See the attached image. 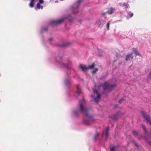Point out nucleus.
Returning a JSON list of instances; mask_svg holds the SVG:
<instances>
[{
  "label": "nucleus",
  "mask_w": 151,
  "mask_h": 151,
  "mask_svg": "<svg viewBox=\"0 0 151 151\" xmlns=\"http://www.w3.org/2000/svg\"><path fill=\"white\" fill-rule=\"evenodd\" d=\"M69 45V44L68 43H66L65 44H64L63 45V46L64 47H67Z\"/></svg>",
  "instance_id": "obj_27"
},
{
  "label": "nucleus",
  "mask_w": 151,
  "mask_h": 151,
  "mask_svg": "<svg viewBox=\"0 0 151 151\" xmlns=\"http://www.w3.org/2000/svg\"><path fill=\"white\" fill-rule=\"evenodd\" d=\"M113 9L111 7L108 10L107 12L108 14H111L113 13Z\"/></svg>",
  "instance_id": "obj_13"
},
{
  "label": "nucleus",
  "mask_w": 151,
  "mask_h": 151,
  "mask_svg": "<svg viewBox=\"0 0 151 151\" xmlns=\"http://www.w3.org/2000/svg\"><path fill=\"white\" fill-rule=\"evenodd\" d=\"M49 40H52V38H50V39H49Z\"/></svg>",
  "instance_id": "obj_34"
},
{
  "label": "nucleus",
  "mask_w": 151,
  "mask_h": 151,
  "mask_svg": "<svg viewBox=\"0 0 151 151\" xmlns=\"http://www.w3.org/2000/svg\"><path fill=\"white\" fill-rule=\"evenodd\" d=\"M134 144L135 145V146H136L137 147H138V146L137 144L135 142H134Z\"/></svg>",
  "instance_id": "obj_30"
},
{
  "label": "nucleus",
  "mask_w": 151,
  "mask_h": 151,
  "mask_svg": "<svg viewBox=\"0 0 151 151\" xmlns=\"http://www.w3.org/2000/svg\"><path fill=\"white\" fill-rule=\"evenodd\" d=\"M122 114L120 111H118L115 114L113 115L111 117V119L113 121H116L119 119L120 116L122 115Z\"/></svg>",
  "instance_id": "obj_3"
},
{
  "label": "nucleus",
  "mask_w": 151,
  "mask_h": 151,
  "mask_svg": "<svg viewBox=\"0 0 151 151\" xmlns=\"http://www.w3.org/2000/svg\"><path fill=\"white\" fill-rule=\"evenodd\" d=\"M40 8H41V9H42L43 8V6H40Z\"/></svg>",
  "instance_id": "obj_32"
},
{
  "label": "nucleus",
  "mask_w": 151,
  "mask_h": 151,
  "mask_svg": "<svg viewBox=\"0 0 151 151\" xmlns=\"http://www.w3.org/2000/svg\"><path fill=\"white\" fill-rule=\"evenodd\" d=\"M40 3H38L37 4V7L38 8V9H40Z\"/></svg>",
  "instance_id": "obj_22"
},
{
  "label": "nucleus",
  "mask_w": 151,
  "mask_h": 151,
  "mask_svg": "<svg viewBox=\"0 0 151 151\" xmlns=\"http://www.w3.org/2000/svg\"><path fill=\"white\" fill-rule=\"evenodd\" d=\"M142 115L143 117L147 121V122H148L151 125V121L150 119L149 116L144 112H142Z\"/></svg>",
  "instance_id": "obj_5"
},
{
  "label": "nucleus",
  "mask_w": 151,
  "mask_h": 151,
  "mask_svg": "<svg viewBox=\"0 0 151 151\" xmlns=\"http://www.w3.org/2000/svg\"><path fill=\"white\" fill-rule=\"evenodd\" d=\"M74 114L75 116H78V113L76 111L74 112Z\"/></svg>",
  "instance_id": "obj_16"
},
{
  "label": "nucleus",
  "mask_w": 151,
  "mask_h": 151,
  "mask_svg": "<svg viewBox=\"0 0 151 151\" xmlns=\"http://www.w3.org/2000/svg\"><path fill=\"white\" fill-rule=\"evenodd\" d=\"M104 132H103L102 133V136L103 137L104 136Z\"/></svg>",
  "instance_id": "obj_33"
},
{
  "label": "nucleus",
  "mask_w": 151,
  "mask_h": 151,
  "mask_svg": "<svg viewBox=\"0 0 151 151\" xmlns=\"http://www.w3.org/2000/svg\"><path fill=\"white\" fill-rule=\"evenodd\" d=\"M65 19V18H63L57 20L52 21L51 22V24L52 25L60 24L64 21Z\"/></svg>",
  "instance_id": "obj_6"
},
{
  "label": "nucleus",
  "mask_w": 151,
  "mask_h": 151,
  "mask_svg": "<svg viewBox=\"0 0 151 151\" xmlns=\"http://www.w3.org/2000/svg\"><path fill=\"white\" fill-rule=\"evenodd\" d=\"M95 64L94 63H93L91 65H89V66L87 67L88 69H93L95 67Z\"/></svg>",
  "instance_id": "obj_12"
},
{
  "label": "nucleus",
  "mask_w": 151,
  "mask_h": 151,
  "mask_svg": "<svg viewBox=\"0 0 151 151\" xmlns=\"http://www.w3.org/2000/svg\"><path fill=\"white\" fill-rule=\"evenodd\" d=\"M150 75H151V70H150Z\"/></svg>",
  "instance_id": "obj_36"
},
{
  "label": "nucleus",
  "mask_w": 151,
  "mask_h": 151,
  "mask_svg": "<svg viewBox=\"0 0 151 151\" xmlns=\"http://www.w3.org/2000/svg\"><path fill=\"white\" fill-rule=\"evenodd\" d=\"M78 3H80L81 2V1H80V0H79V1H78Z\"/></svg>",
  "instance_id": "obj_35"
},
{
  "label": "nucleus",
  "mask_w": 151,
  "mask_h": 151,
  "mask_svg": "<svg viewBox=\"0 0 151 151\" xmlns=\"http://www.w3.org/2000/svg\"><path fill=\"white\" fill-rule=\"evenodd\" d=\"M79 104L80 111L86 114V118L83 120V123L86 124L90 125L92 123L94 120L93 117L89 114L91 111V109L86 107L85 102L83 99L79 101Z\"/></svg>",
  "instance_id": "obj_1"
},
{
  "label": "nucleus",
  "mask_w": 151,
  "mask_h": 151,
  "mask_svg": "<svg viewBox=\"0 0 151 151\" xmlns=\"http://www.w3.org/2000/svg\"><path fill=\"white\" fill-rule=\"evenodd\" d=\"M94 93L95 94H96L97 95V96L95 98H94V96L93 95L91 96L93 98L94 100L96 102H98L100 98V96L99 94L98 93V91L96 90H93Z\"/></svg>",
  "instance_id": "obj_4"
},
{
  "label": "nucleus",
  "mask_w": 151,
  "mask_h": 151,
  "mask_svg": "<svg viewBox=\"0 0 151 151\" xmlns=\"http://www.w3.org/2000/svg\"><path fill=\"white\" fill-rule=\"evenodd\" d=\"M133 15V14L132 13L130 15V17H132Z\"/></svg>",
  "instance_id": "obj_31"
},
{
  "label": "nucleus",
  "mask_w": 151,
  "mask_h": 151,
  "mask_svg": "<svg viewBox=\"0 0 151 151\" xmlns=\"http://www.w3.org/2000/svg\"><path fill=\"white\" fill-rule=\"evenodd\" d=\"M135 55H140L139 54V52H138L137 51H136L135 52H134Z\"/></svg>",
  "instance_id": "obj_24"
},
{
  "label": "nucleus",
  "mask_w": 151,
  "mask_h": 151,
  "mask_svg": "<svg viewBox=\"0 0 151 151\" xmlns=\"http://www.w3.org/2000/svg\"><path fill=\"white\" fill-rule=\"evenodd\" d=\"M59 58L60 59H61V58H60V57H59Z\"/></svg>",
  "instance_id": "obj_37"
},
{
  "label": "nucleus",
  "mask_w": 151,
  "mask_h": 151,
  "mask_svg": "<svg viewBox=\"0 0 151 151\" xmlns=\"http://www.w3.org/2000/svg\"><path fill=\"white\" fill-rule=\"evenodd\" d=\"M132 55L133 53L132 52L128 54L126 56V58L125 59L127 61L129 60L131 58V59H132L133 58L132 57Z\"/></svg>",
  "instance_id": "obj_8"
},
{
  "label": "nucleus",
  "mask_w": 151,
  "mask_h": 151,
  "mask_svg": "<svg viewBox=\"0 0 151 151\" xmlns=\"http://www.w3.org/2000/svg\"><path fill=\"white\" fill-rule=\"evenodd\" d=\"M105 13H104V15H105Z\"/></svg>",
  "instance_id": "obj_38"
},
{
  "label": "nucleus",
  "mask_w": 151,
  "mask_h": 151,
  "mask_svg": "<svg viewBox=\"0 0 151 151\" xmlns=\"http://www.w3.org/2000/svg\"><path fill=\"white\" fill-rule=\"evenodd\" d=\"M63 65L64 67L65 68L67 69L70 68L69 66H68V65H67L65 64H63Z\"/></svg>",
  "instance_id": "obj_20"
},
{
  "label": "nucleus",
  "mask_w": 151,
  "mask_h": 151,
  "mask_svg": "<svg viewBox=\"0 0 151 151\" xmlns=\"http://www.w3.org/2000/svg\"><path fill=\"white\" fill-rule=\"evenodd\" d=\"M133 50L134 52H135L136 51H137V50L135 48H133Z\"/></svg>",
  "instance_id": "obj_29"
},
{
  "label": "nucleus",
  "mask_w": 151,
  "mask_h": 151,
  "mask_svg": "<svg viewBox=\"0 0 151 151\" xmlns=\"http://www.w3.org/2000/svg\"><path fill=\"white\" fill-rule=\"evenodd\" d=\"M35 0H31V2L29 4V6L31 7H32L34 6V2Z\"/></svg>",
  "instance_id": "obj_14"
},
{
  "label": "nucleus",
  "mask_w": 151,
  "mask_h": 151,
  "mask_svg": "<svg viewBox=\"0 0 151 151\" xmlns=\"http://www.w3.org/2000/svg\"><path fill=\"white\" fill-rule=\"evenodd\" d=\"M65 82L66 85L67 86H69L70 85V83H71V81L70 80L66 79H65Z\"/></svg>",
  "instance_id": "obj_9"
},
{
  "label": "nucleus",
  "mask_w": 151,
  "mask_h": 151,
  "mask_svg": "<svg viewBox=\"0 0 151 151\" xmlns=\"http://www.w3.org/2000/svg\"><path fill=\"white\" fill-rule=\"evenodd\" d=\"M80 67L81 68L82 70L83 71H85L86 70H88V68L85 67V66H83L82 65H80Z\"/></svg>",
  "instance_id": "obj_11"
},
{
  "label": "nucleus",
  "mask_w": 151,
  "mask_h": 151,
  "mask_svg": "<svg viewBox=\"0 0 151 151\" xmlns=\"http://www.w3.org/2000/svg\"><path fill=\"white\" fill-rule=\"evenodd\" d=\"M109 134V127H108L106 128L105 132V137L106 139L108 137Z\"/></svg>",
  "instance_id": "obj_10"
},
{
  "label": "nucleus",
  "mask_w": 151,
  "mask_h": 151,
  "mask_svg": "<svg viewBox=\"0 0 151 151\" xmlns=\"http://www.w3.org/2000/svg\"><path fill=\"white\" fill-rule=\"evenodd\" d=\"M124 99L123 98H121L119 100V102L120 103H121L122 102L124 101Z\"/></svg>",
  "instance_id": "obj_25"
},
{
  "label": "nucleus",
  "mask_w": 151,
  "mask_h": 151,
  "mask_svg": "<svg viewBox=\"0 0 151 151\" xmlns=\"http://www.w3.org/2000/svg\"><path fill=\"white\" fill-rule=\"evenodd\" d=\"M99 133L98 132H97L96 133V134L95 135V137H94V139L95 140H96L97 139V137L99 136Z\"/></svg>",
  "instance_id": "obj_15"
},
{
  "label": "nucleus",
  "mask_w": 151,
  "mask_h": 151,
  "mask_svg": "<svg viewBox=\"0 0 151 151\" xmlns=\"http://www.w3.org/2000/svg\"><path fill=\"white\" fill-rule=\"evenodd\" d=\"M76 89L77 91L76 94H77L78 95L81 93V89L80 88V86L79 85H78L77 86Z\"/></svg>",
  "instance_id": "obj_7"
},
{
  "label": "nucleus",
  "mask_w": 151,
  "mask_h": 151,
  "mask_svg": "<svg viewBox=\"0 0 151 151\" xmlns=\"http://www.w3.org/2000/svg\"><path fill=\"white\" fill-rule=\"evenodd\" d=\"M39 3H40V4H42L44 2V1L43 0H39Z\"/></svg>",
  "instance_id": "obj_28"
},
{
  "label": "nucleus",
  "mask_w": 151,
  "mask_h": 151,
  "mask_svg": "<svg viewBox=\"0 0 151 151\" xmlns=\"http://www.w3.org/2000/svg\"><path fill=\"white\" fill-rule=\"evenodd\" d=\"M109 25H110V23H109V22L107 24V28L108 29H109Z\"/></svg>",
  "instance_id": "obj_26"
},
{
  "label": "nucleus",
  "mask_w": 151,
  "mask_h": 151,
  "mask_svg": "<svg viewBox=\"0 0 151 151\" xmlns=\"http://www.w3.org/2000/svg\"><path fill=\"white\" fill-rule=\"evenodd\" d=\"M142 128L144 130L145 132L146 133L147 132L145 126L143 125H142Z\"/></svg>",
  "instance_id": "obj_19"
},
{
  "label": "nucleus",
  "mask_w": 151,
  "mask_h": 151,
  "mask_svg": "<svg viewBox=\"0 0 151 151\" xmlns=\"http://www.w3.org/2000/svg\"><path fill=\"white\" fill-rule=\"evenodd\" d=\"M111 151H115V147H113L110 148Z\"/></svg>",
  "instance_id": "obj_23"
},
{
  "label": "nucleus",
  "mask_w": 151,
  "mask_h": 151,
  "mask_svg": "<svg viewBox=\"0 0 151 151\" xmlns=\"http://www.w3.org/2000/svg\"><path fill=\"white\" fill-rule=\"evenodd\" d=\"M133 133L134 135L135 136H137L138 135L137 132L136 131H133Z\"/></svg>",
  "instance_id": "obj_18"
},
{
  "label": "nucleus",
  "mask_w": 151,
  "mask_h": 151,
  "mask_svg": "<svg viewBox=\"0 0 151 151\" xmlns=\"http://www.w3.org/2000/svg\"><path fill=\"white\" fill-rule=\"evenodd\" d=\"M98 71V69L97 68H95L94 70H93L92 71V73L93 74L95 73L96 71Z\"/></svg>",
  "instance_id": "obj_21"
},
{
  "label": "nucleus",
  "mask_w": 151,
  "mask_h": 151,
  "mask_svg": "<svg viewBox=\"0 0 151 151\" xmlns=\"http://www.w3.org/2000/svg\"><path fill=\"white\" fill-rule=\"evenodd\" d=\"M119 4L120 6H126V7L127 8L128 7V6H127V4H126L125 3H123V4H122L120 3Z\"/></svg>",
  "instance_id": "obj_17"
},
{
  "label": "nucleus",
  "mask_w": 151,
  "mask_h": 151,
  "mask_svg": "<svg viewBox=\"0 0 151 151\" xmlns=\"http://www.w3.org/2000/svg\"><path fill=\"white\" fill-rule=\"evenodd\" d=\"M116 86L115 84L111 85L109 83L106 82L104 84L103 88L104 91L109 92L111 91Z\"/></svg>",
  "instance_id": "obj_2"
}]
</instances>
